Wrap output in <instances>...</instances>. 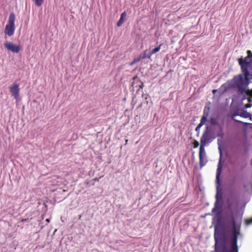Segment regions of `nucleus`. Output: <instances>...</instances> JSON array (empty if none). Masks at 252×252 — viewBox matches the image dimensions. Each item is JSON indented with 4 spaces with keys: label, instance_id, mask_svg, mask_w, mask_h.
Masks as SVG:
<instances>
[{
    "label": "nucleus",
    "instance_id": "nucleus-1",
    "mask_svg": "<svg viewBox=\"0 0 252 252\" xmlns=\"http://www.w3.org/2000/svg\"><path fill=\"white\" fill-rule=\"evenodd\" d=\"M233 235L230 240V246L228 250H227L225 246L222 252H238L237 245L238 236L240 234L241 223L237 224L233 216L231 217Z\"/></svg>",
    "mask_w": 252,
    "mask_h": 252
},
{
    "label": "nucleus",
    "instance_id": "nucleus-2",
    "mask_svg": "<svg viewBox=\"0 0 252 252\" xmlns=\"http://www.w3.org/2000/svg\"><path fill=\"white\" fill-rule=\"evenodd\" d=\"M234 87L238 90V93L240 94H246L252 97V89H247L248 83H246L244 78V75L240 74L234 77Z\"/></svg>",
    "mask_w": 252,
    "mask_h": 252
},
{
    "label": "nucleus",
    "instance_id": "nucleus-3",
    "mask_svg": "<svg viewBox=\"0 0 252 252\" xmlns=\"http://www.w3.org/2000/svg\"><path fill=\"white\" fill-rule=\"evenodd\" d=\"M15 14L13 12H12L9 15L7 24L5 27L4 32L5 35L11 36L14 34L15 30Z\"/></svg>",
    "mask_w": 252,
    "mask_h": 252
},
{
    "label": "nucleus",
    "instance_id": "nucleus-4",
    "mask_svg": "<svg viewBox=\"0 0 252 252\" xmlns=\"http://www.w3.org/2000/svg\"><path fill=\"white\" fill-rule=\"evenodd\" d=\"M4 48L8 51L17 54L21 50V46L19 44H14L13 42L6 41L4 43Z\"/></svg>",
    "mask_w": 252,
    "mask_h": 252
},
{
    "label": "nucleus",
    "instance_id": "nucleus-5",
    "mask_svg": "<svg viewBox=\"0 0 252 252\" xmlns=\"http://www.w3.org/2000/svg\"><path fill=\"white\" fill-rule=\"evenodd\" d=\"M211 134L208 128L203 132V133L201 137L200 144L206 145L207 144L211 142Z\"/></svg>",
    "mask_w": 252,
    "mask_h": 252
},
{
    "label": "nucleus",
    "instance_id": "nucleus-6",
    "mask_svg": "<svg viewBox=\"0 0 252 252\" xmlns=\"http://www.w3.org/2000/svg\"><path fill=\"white\" fill-rule=\"evenodd\" d=\"M9 90L14 98L15 99H18L20 92L19 85L16 82L13 83L12 85L9 86Z\"/></svg>",
    "mask_w": 252,
    "mask_h": 252
},
{
    "label": "nucleus",
    "instance_id": "nucleus-7",
    "mask_svg": "<svg viewBox=\"0 0 252 252\" xmlns=\"http://www.w3.org/2000/svg\"><path fill=\"white\" fill-rule=\"evenodd\" d=\"M133 81L131 83V86L133 88L137 87V86L139 87V89H143L144 87L143 83L137 77V76H134L133 78Z\"/></svg>",
    "mask_w": 252,
    "mask_h": 252
},
{
    "label": "nucleus",
    "instance_id": "nucleus-8",
    "mask_svg": "<svg viewBox=\"0 0 252 252\" xmlns=\"http://www.w3.org/2000/svg\"><path fill=\"white\" fill-rule=\"evenodd\" d=\"M249 58L247 56L244 59L241 58L238 60L239 63L241 66V67H244L245 66H248L251 64V61H249Z\"/></svg>",
    "mask_w": 252,
    "mask_h": 252
},
{
    "label": "nucleus",
    "instance_id": "nucleus-9",
    "mask_svg": "<svg viewBox=\"0 0 252 252\" xmlns=\"http://www.w3.org/2000/svg\"><path fill=\"white\" fill-rule=\"evenodd\" d=\"M221 159V157L220 156V160H219V163L218 165V168L217 169V173H216V181L218 184H219V182H220V174L221 172V170H222Z\"/></svg>",
    "mask_w": 252,
    "mask_h": 252
},
{
    "label": "nucleus",
    "instance_id": "nucleus-10",
    "mask_svg": "<svg viewBox=\"0 0 252 252\" xmlns=\"http://www.w3.org/2000/svg\"><path fill=\"white\" fill-rule=\"evenodd\" d=\"M236 116H240L245 118H248L252 117V115L250 113L247 112L246 111H244V110L242 111V112H241L239 113H236L233 114L232 116V118L233 119H234V117Z\"/></svg>",
    "mask_w": 252,
    "mask_h": 252
},
{
    "label": "nucleus",
    "instance_id": "nucleus-11",
    "mask_svg": "<svg viewBox=\"0 0 252 252\" xmlns=\"http://www.w3.org/2000/svg\"><path fill=\"white\" fill-rule=\"evenodd\" d=\"M223 125H224V120L222 121V124H220L219 123V125H217L218 126L219 128V132L218 133L217 135L219 137H222L224 135L223 133Z\"/></svg>",
    "mask_w": 252,
    "mask_h": 252
},
{
    "label": "nucleus",
    "instance_id": "nucleus-12",
    "mask_svg": "<svg viewBox=\"0 0 252 252\" xmlns=\"http://www.w3.org/2000/svg\"><path fill=\"white\" fill-rule=\"evenodd\" d=\"M126 12H124L121 14L120 19L118 21L117 24L118 27H120L123 25L125 21V18L126 17Z\"/></svg>",
    "mask_w": 252,
    "mask_h": 252
},
{
    "label": "nucleus",
    "instance_id": "nucleus-13",
    "mask_svg": "<svg viewBox=\"0 0 252 252\" xmlns=\"http://www.w3.org/2000/svg\"><path fill=\"white\" fill-rule=\"evenodd\" d=\"M205 145L200 144L199 153V158L201 159V157L205 156Z\"/></svg>",
    "mask_w": 252,
    "mask_h": 252
},
{
    "label": "nucleus",
    "instance_id": "nucleus-14",
    "mask_svg": "<svg viewBox=\"0 0 252 252\" xmlns=\"http://www.w3.org/2000/svg\"><path fill=\"white\" fill-rule=\"evenodd\" d=\"M162 46V44H160L158 46L153 49L151 52L148 55V58H150L151 56L154 54H156L157 52H158L160 49L161 46Z\"/></svg>",
    "mask_w": 252,
    "mask_h": 252
},
{
    "label": "nucleus",
    "instance_id": "nucleus-15",
    "mask_svg": "<svg viewBox=\"0 0 252 252\" xmlns=\"http://www.w3.org/2000/svg\"><path fill=\"white\" fill-rule=\"evenodd\" d=\"M199 159L200 167V168H201L203 166H204L206 164L207 161L205 159V156L201 157V159L200 158H199Z\"/></svg>",
    "mask_w": 252,
    "mask_h": 252
},
{
    "label": "nucleus",
    "instance_id": "nucleus-16",
    "mask_svg": "<svg viewBox=\"0 0 252 252\" xmlns=\"http://www.w3.org/2000/svg\"><path fill=\"white\" fill-rule=\"evenodd\" d=\"M248 66H245L244 67H241L242 70L244 73L246 80L248 79V76L249 75V72L247 69Z\"/></svg>",
    "mask_w": 252,
    "mask_h": 252
},
{
    "label": "nucleus",
    "instance_id": "nucleus-17",
    "mask_svg": "<svg viewBox=\"0 0 252 252\" xmlns=\"http://www.w3.org/2000/svg\"><path fill=\"white\" fill-rule=\"evenodd\" d=\"M208 115V113L205 114V111H204L203 116L201 119L200 123H199V124H201L202 126L207 122Z\"/></svg>",
    "mask_w": 252,
    "mask_h": 252
},
{
    "label": "nucleus",
    "instance_id": "nucleus-18",
    "mask_svg": "<svg viewBox=\"0 0 252 252\" xmlns=\"http://www.w3.org/2000/svg\"><path fill=\"white\" fill-rule=\"evenodd\" d=\"M211 123L213 125H219V123L217 121V120L214 118L211 119Z\"/></svg>",
    "mask_w": 252,
    "mask_h": 252
},
{
    "label": "nucleus",
    "instance_id": "nucleus-19",
    "mask_svg": "<svg viewBox=\"0 0 252 252\" xmlns=\"http://www.w3.org/2000/svg\"><path fill=\"white\" fill-rule=\"evenodd\" d=\"M147 51V50H145L142 54H140L143 59L148 58V55H146Z\"/></svg>",
    "mask_w": 252,
    "mask_h": 252
},
{
    "label": "nucleus",
    "instance_id": "nucleus-20",
    "mask_svg": "<svg viewBox=\"0 0 252 252\" xmlns=\"http://www.w3.org/2000/svg\"><path fill=\"white\" fill-rule=\"evenodd\" d=\"M147 51V50H145L142 54H140L143 59L148 58V55H146Z\"/></svg>",
    "mask_w": 252,
    "mask_h": 252
},
{
    "label": "nucleus",
    "instance_id": "nucleus-21",
    "mask_svg": "<svg viewBox=\"0 0 252 252\" xmlns=\"http://www.w3.org/2000/svg\"><path fill=\"white\" fill-rule=\"evenodd\" d=\"M199 145V142L197 140H195L194 141V142H193V147H194V148H197Z\"/></svg>",
    "mask_w": 252,
    "mask_h": 252
},
{
    "label": "nucleus",
    "instance_id": "nucleus-22",
    "mask_svg": "<svg viewBox=\"0 0 252 252\" xmlns=\"http://www.w3.org/2000/svg\"><path fill=\"white\" fill-rule=\"evenodd\" d=\"M202 126H201V124H198V125L196 126V127L195 128V130L196 131H197V134L198 135L199 133V130H200V127Z\"/></svg>",
    "mask_w": 252,
    "mask_h": 252
},
{
    "label": "nucleus",
    "instance_id": "nucleus-23",
    "mask_svg": "<svg viewBox=\"0 0 252 252\" xmlns=\"http://www.w3.org/2000/svg\"><path fill=\"white\" fill-rule=\"evenodd\" d=\"M247 225H249L252 223V218L250 219L246 220H245Z\"/></svg>",
    "mask_w": 252,
    "mask_h": 252
},
{
    "label": "nucleus",
    "instance_id": "nucleus-24",
    "mask_svg": "<svg viewBox=\"0 0 252 252\" xmlns=\"http://www.w3.org/2000/svg\"><path fill=\"white\" fill-rule=\"evenodd\" d=\"M247 54H248V57L250 59V58H252V52L250 51V50H248L247 51Z\"/></svg>",
    "mask_w": 252,
    "mask_h": 252
},
{
    "label": "nucleus",
    "instance_id": "nucleus-25",
    "mask_svg": "<svg viewBox=\"0 0 252 252\" xmlns=\"http://www.w3.org/2000/svg\"><path fill=\"white\" fill-rule=\"evenodd\" d=\"M135 59H136V60H137V61L138 62H140L141 60H143V59L142 58V56H141V55H140L139 56V57H137V58H135Z\"/></svg>",
    "mask_w": 252,
    "mask_h": 252
},
{
    "label": "nucleus",
    "instance_id": "nucleus-26",
    "mask_svg": "<svg viewBox=\"0 0 252 252\" xmlns=\"http://www.w3.org/2000/svg\"><path fill=\"white\" fill-rule=\"evenodd\" d=\"M138 63V62L137 61V60H136V59H134L133 60V61L130 63V65H133L134 64L136 63Z\"/></svg>",
    "mask_w": 252,
    "mask_h": 252
},
{
    "label": "nucleus",
    "instance_id": "nucleus-27",
    "mask_svg": "<svg viewBox=\"0 0 252 252\" xmlns=\"http://www.w3.org/2000/svg\"><path fill=\"white\" fill-rule=\"evenodd\" d=\"M252 104H247L245 105V107L247 108H250V107H251L252 106Z\"/></svg>",
    "mask_w": 252,
    "mask_h": 252
},
{
    "label": "nucleus",
    "instance_id": "nucleus-28",
    "mask_svg": "<svg viewBox=\"0 0 252 252\" xmlns=\"http://www.w3.org/2000/svg\"><path fill=\"white\" fill-rule=\"evenodd\" d=\"M243 95H243V97L242 98V100H245V99H246V95H246V94H243Z\"/></svg>",
    "mask_w": 252,
    "mask_h": 252
},
{
    "label": "nucleus",
    "instance_id": "nucleus-29",
    "mask_svg": "<svg viewBox=\"0 0 252 252\" xmlns=\"http://www.w3.org/2000/svg\"><path fill=\"white\" fill-rule=\"evenodd\" d=\"M247 99H248V101L249 102H250H250H252V99H251V97H249V98H247Z\"/></svg>",
    "mask_w": 252,
    "mask_h": 252
},
{
    "label": "nucleus",
    "instance_id": "nucleus-30",
    "mask_svg": "<svg viewBox=\"0 0 252 252\" xmlns=\"http://www.w3.org/2000/svg\"><path fill=\"white\" fill-rule=\"evenodd\" d=\"M215 250H217V241L216 239V244H215Z\"/></svg>",
    "mask_w": 252,
    "mask_h": 252
},
{
    "label": "nucleus",
    "instance_id": "nucleus-31",
    "mask_svg": "<svg viewBox=\"0 0 252 252\" xmlns=\"http://www.w3.org/2000/svg\"><path fill=\"white\" fill-rule=\"evenodd\" d=\"M93 180L94 181H96V182H98L99 181V179L96 178H94L93 179Z\"/></svg>",
    "mask_w": 252,
    "mask_h": 252
},
{
    "label": "nucleus",
    "instance_id": "nucleus-32",
    "mask_svg": "<svg viewBox=\"0 0 252 252\" xmlns=\"http://www.w3.org/2000/svg\"><path fill=\"white\" fill-rule=\"evenodd\" d=\"M216 92H217L216 90H213V91H212L213 94H215Z\"/></svg>",
    "mask_w": 252,
    "mask_h": 252
},
{
    "label": "nucleus",
    "instance_id": "nucleus-33",
    "mask_svg": "<svg viewBox=\"0 0 252 252\" xmlns=\"http://www.w3.org/2000/svg\"><path fill=\"white\" fill-rule=\"evenodd\" d=\"M236 122H239V123H242V122L240 121H238L237 120H234Z\"/></svg>",
    "mask_w": 252,
    "mask_h": 252
},
{
    "label": "nucleus",
    "instance_id": "nucleus-34",
    "mask_svg": "<svg viewBox=\"0 0 252 252\" xmlns=\"http://www.w3.org/2000/svg\"><path fill=\"white\" fill-rule=\"evenodd\" d=\"M46 221H49V220H48V219H47V220H46Z\"/></svg>",
    "mask_w": 252,
    "mask_h": 252
}]
</instances>
